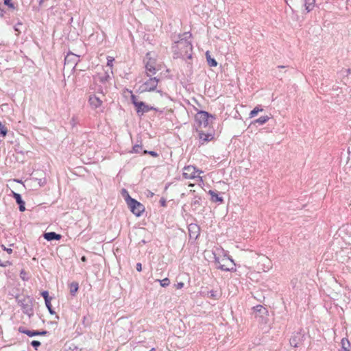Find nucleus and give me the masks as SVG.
I'll use <instances>...</instances> for the list:
<instances>
[{"label":"nucleus","mask_w":351,"mask_h":351,"mask_svg":"<svg viewBox=\"0 0 351 351\" xmlns=\"http://www.w3.org/2000/svg\"><path fill=\"white\" fill-rule=\"evenodd\" d=\"M11 265H12V263L9 261H6L2 262L0 260V266H1V267H5L10 266Z\"/></svg>","instance_id":"35"},{"label":"nucleus","mask_w":351,"mask_h":351,"mask_svg":"<svg viewBox=\"0 0 351 351\" xmlns=\"http://www.w3.org/2000/svg\"><path fill=\"white\" fill-rule=\"evenodd\" d=\"M31 345L36 350H37L38 348L40 346V342L38 341L34 340L31 342Z\"/></svg>","instance_id":"33"},{"label":"nucleus","mask_w":351,"mask_h":351,"mask_svg":"<svg viewBox=\"0 0 351 351\" xmlns=\"http://www.w3.org/2000/svg\"><path fill=\"white\" fill-rule=\"evenodd\" d=\"M36 180H38L39 185L41 186H44L47 183V180H46L45 178H40V179L36 178Z\"/></svg>","instance_id":"34"},{"label":"nucleus","mask_w":351,"mask_h":351,"mask_svg":"<svg viewBox=\"0 0 351 351\" xmlns=\"http://www.w3.org/2000/svg\"><path fill=\"white\" fill-rule=\"evenodd\" d=\"M196 131L198 133V137L202 144L207 143L213 138V135L212 134H206L198 128H197Z\"/></svg>","instance_id":"13"},{"label":"nucleus","mask_w":351,"mask_h":351,"mask_svg":"<svg viewBox=\"0 0 351 351\" xmlns=\"http://www.w3.org/2000/svg\"><path fill=\"white\" fill-rule=\"evenodd\" d=\"M160 202H161L162 206H165V199H161Z\"/></svg>","instance_id":"45"},{"label":"nucleus","mask_w":351,"mask_h":351,"mask_svg":"<svg viewBox=\"0 0 351 351\" xmlns=\"http://www.w3.org/2000/svg\"><path fill=\"white\" fill-rule=\"evenodd\" d=\"M206 60H207L208 64L210 66H216L217 65V61L214 58H212L210 57L208 51H207L206 53Z\"/></svg>","instance_id":"23"},{"label":"nucleus","mask_w":351,"mask_h":351,"mask_svg":"<svg viewBox=\"0 0 351 351\" xmlns=\"http://www.w3.org/2000/svg\"><path fill=\"white\" fill-rule=\"evenodd\" d=\"M43 0H40L39 3L41 4L43 3Z\"/></svg>","instance_id":"49"},{"label":"nucleus","mask_w":351,"mask_h":351,"mask_svg":"<svg viewBox=\"0 0 351 351\" xmlns=\"http://www.w3.org/2000/svg\"><path fill=\"white\" fill-rule=\"evenodd\" d=\"M12 196L15 199L16 203L19 205V210L21 212H23L25 210V202L22 199L21 196L20 194L15 193L14 191H12Z\"/></svg>","instance_id":"17"},{"label":"nucleus","mask_w":351,"mask_h":351,"mask_svg":"<svg viewBox=\"0 0 351 351\" xmlns=\"http://www.w3.org/2000/svg\"><path fill=\"white\" fill-rule=\"evenodd\" d=\"M144 154H149L154 157H156L158 156V154L154 151H149V152L144 151Z\"/></svg>","instance_id":"38"},{"label":"nucleus","mask_w":351,"mask_h":351,"mask_svg":"<svg viewBox=\"0 0 351 351\" xmlns=\"http://www.w3.org/2000/svg\"><path fill=\"white\" fill-rule=\"evenodd\" d=\"M195 119L198 129H202L209 127L215 117L206 111H199L195 114Z\"/></svg>","instance_id":"3"},{"label":"nucleus","mask_w":351,"mask_h":351,"mask_svg":"<svg viewBox=\"0 0 351 351\" xmlns=\"http://www.w3.org/2000/svg\"><path fill=\"white\" fill-rule=\"evenodd\" d=\"M210 293V296L211 297H215V294L214 291H211Z\"/></svg>","instance_id":"46"},{"label":"nucleus","mask_w":351,"mask_h":351,"mask_svg":"<svg viewBox=\"0 0 351 351\" xmlns=\"http://www.w3.org/2000/svg\"><path fill=\"white\" fill-rule=\"evenodd\" d=\"M125 202L130 208V211L136 216H141L145 211V206L139 202L132 198L130 196L125 197Z\"/></svg>","instance_id":"5"},{"label":"nucleus","mask_w":351,"mask_h":351,"mask_svg":"<svg viewBox=\"0 0 351 351\" xmlns=\"http://www.w3.org/2000/svg\"><path fill=\"white\" fill-rule=\"evenodd\" d=\"M4 4L10 8H14V4L12 3L11 0H4Z\"/></svg>","instance_id":"36"},{"label":"nucleus","mask_w":351,"mask_h":351,"mask_svg":"<svg viewBox=\"0 0 351 351\" xmlns=\"http://www.w3.org/2000/svg\"><path fill=\"white\" fill-rule=\"evenodd\" d=\"M107 60H108L107 66L109 67L108 71L110 70V73H112V65H113L112 63H113V61L114 60V59L112 57L108 56L107 58Z\"/></svg>","instance_id":"29"},{"label":"nucleus","mask_w":351,"mask_h":351,"mask_svg":"<svg viewBox=\"0 0 351 351\" xmlns=\"http://www.w3.org/2000/svg\"><path fill=\"white\" fill-rule=\"evenodd\" d=\"M285 66H278V68L280 69V68H285Z\"/></svg>","instance_id":"47"},{"label":"nucleus","mask_w":351,"mask_h":351,"mask_svg":"<svg viewBox=\"0 0 351 351\" xmlns=\"http://www.w3.org/2000/svg\"><path fill=\"white\" fill-rule=\"evenodd\" d=\"M3 10L0 8V16H3Z\"/></svg>","instance_id":"44"},{"label":"nucleus","mask_w":351,"mask_h":351,"mask_svg":"<svg viewBox=\"0 0 351 351\" xmlns=\"http://www.w3.org/2000/svg\"><path fill=\"white\" fill-rule=\"evenodd\" d=\"M110 76L108 70L105 71L104 69H103V71L101 72L97 73L94 76V80L95 82H99L104 84L107 83L110 80Z\"/></svg>","instance_id":"10"},{"label":"nucleus","mask_w":351,"mask_h":351,"mask_svg":"<svg viewBox=\"0 0 351 351\" xmlns=\"http://www.w3.org/2000/svg\"><path fill=\"white\" fill-rule=\"evenodd\" d=\"M79 289L78 283L73 282L70 284V293L71 295L75 296Z\"/></svg>","instance_id":"22"},{"label":"nucleus","mask_w":351,"mask_h":351,"mask_svg":"<svg viewBox=\"0 0 351 351\" xmlns=\"http://www.w3.org/2000/svg\"><path fill=\"white\" fill-rule=\"evenodd\" d=\"M18 304L21 307L25 314L30 316L33 313L32 304L29 298L23 297L22 298H16Z\"/></svg>","instance_id":"7"},{"label":"nucleus","mask_w":351,"mask_h":351,"mask_svg":"<svg viewBox=\"0 0 351 351\" xmlns=\"http://www.w3.org/2000/svg\"><path fill=\"white\" fill-rule=\"evenodd\" d=\"M19 332L25 334V335H28L29 337H34V336H37V335H46L48 333V331H47V330H42V331L29 330L25 329L23 327H19Z\"/></svg>","instance_id":"12"},{"label":"nucleus","mask_w":351,"mask_h":351,"mask_svg":"<svg viewBox=\"0 0 351 351\" xmlns=\"http://www.w3.org/2000/svg\"><path fill=\"white\" fill-rule=\"evenodd\" d=\"M199 201H200V198H199V197H198V198L195 197V198L193 199V202H192L191 205H192L193 206H195V207H196V206H197V205H198V206L199 205Z\"/></svg>","instance_id":"37"},{"label":"nucleus","mask_w":351,"mask_h":351,"mask_svg":"<svg viewBox=\"0 0 351 351\" xmlns=\"http://www.w3.org/2000/svg\"><path fill=\"white\" fill-rule=\"evenodd\" d=\"M202 171L197 170L194 166H187L184 168L182 176L186 179H192L199 176Z\"/></svg>","instance_id":"9"},{"label":"nucleus","mask_w":351,"mask_h":351,"mask_svg":"<svg viewBox=\"0 0 351 351\" xmlns=\"http://www.w3.org/2000/svg\"><path fill=\"white\" fill-rule=\"evenodd\" d=\"M175 287L177 289H180L184 287V283L180 282L175 285Z\"/></svg>","instance_id":"39"},{"label":"nucleus","mask_w":351,"mask_h":351,"mask_svg":"<svg viewBox=\"0 0 351 351\" xmlns=\"http://www.w3.org/2000/svg\"><path fill=\"white\" fill-rule=\"evenodd\" d=\"M341 349L340 351H350V343L348 339L343 338L341 341Z\"/></svg>","instance_id":"21"},{"label":"nucleus","mask_w":351,"mask_h":351,"mask_svg":"<svg viewBox=\"0 0 351 351\" xmlns=\"http://www.w3.org/2000/svg\"><path fill=\"white\" fill-rule=\"evenodd\" d=\"M215 262L217 264V268L222 271L234 270L235 264L233 261L229 258L223 257L221 260L215 257Z\"/></svg>","instance_id":"6"},{"label":"nucleus","mask_w":351,"mask_h":351,"mask_svg":"<svg viewBox=\"0 0 351 351\" xmlns=\"http://www.w3.org/2000/svg\"><path fill=\"white\" fill-rule=\"evenodd\" d=\"M269 119V117L268 116H263L261 117L260 118L256 119L254 121L255 123H258L259 125H263Z\"/></svg>","instance_id":"25"},{"label":"nucleus","mask_w":351,"mask_h":351,"mask_svg":"<svg viewBox=\"0 0 351 351\" xmlns=\"http://www.w3.org/2000/svg\"><path fill=\"white\" fill-rule=\"evenodd\" d=\"M208 193L211 196L212 202H219V203H222L223 202V197L219 196V195L216 192H215V191H213L212 190H210L208 191Z\"/></svg>","instance_id":"20"},{"label":"nucleus","mask_w":351,"mask_h":351,"mask_svg":"<svg viewBox=\"0 0 351 351\" xmlns=\"http://www.w3.org/2000/svg\"><path fill=\"white\" fill-rule=\"evenodd\" d=\"M2 248L3 249V250L6 251L8 254H11L12 252V249H11V248H8V247H5L4 245H2Z\"/></svg>","instance_id":"42"},{"label":"nucleus","mask_w":351,"mask_h":351,"mask_svg":"<svg viewBox=\"0 0 351 351\" xmlns=\"http://www.w3.org/2000/svg\"><path fill=\"white\" fill-rule=\"evenodd\" d=\"M131 101H132V103L135 106L136 110V113L138 114V116H142L145 113H146L150 110L158 111V110L156 108H154L153 106H149L147 105L143 101H138L136 97L134 95H131Z\"/></svg>","instance_id":"4"},{"label":"nucleus","mask_w":351,"mask_h":351,"mask_svg":"<svg viewBox=\"0 0 351 351\" xmlns=\"http://www.w3.org/2000/svg\"><path fill=\"white\" fill-rule=\"evenodd\" d=\"M8 133L7 128L0 121V136L5 137Z\"/></svg>","instance_id":"27"},{"label":"nucleus","mask_w":351,"mask_h":351,"mask_svg":"<svg viewBox=\"0 0 351 351\" xmlns=\"http://www.w3.org/2000/svg\"><path fill=\"white\" fill-rule=\"evenodd\" d=\"M315 5V0H305L304 5L306 7V10L308 12H310L313 10Z\"/></svg>","instance_id":"24"},{"label":"nucleus","mask_w":351,"mask_h":351,"mask_svg":"<svg viewBox=\"0 0 351 351\" xmlns=\"http://www.w3.org/2000/svg\"><path fill=\"white\" fill-rule=\"evenodd\" d=\"M145 69L147 71V75L148 77L152 76V75L156 73V68L154 66V61H152L150 59L148 62L145 64Z\"/></svg>","instance_id":"16"},{"label":"nucleus","mask_w":351,"mask_h":351,"mask_svg":"<svg viewBox=\"0 0 351 351\" xmlns=\"http://www.w3.org/2000/svg\"><path fill=\"white\" fill-rule=\"evenodd\" d=\"M149 56V53H147L146 57L148 58Z\"/></svg>","instance_id":"50"},{"label":"nucleus","mask_w":351,"mask_h":351,"mask_svg":"<svg viewBox=\"0 0 351 351\" xmlns=\"http://www.w3.org/2000/svg\"><path fill=\"white\" fill-rule=\"evenodd\" d=\"M43 237L47 241L60 240L61 239V235L54 232H46Z\"/></svg>","instance_id":"19"},{"label":"nucleus","mask_w":351,"mask_h":351,"mask_svg":"<svg viewBox=\"0 0 351 351\" xmlns=\"http://www.w3.org/2000/svg\"><path fill=\"white\" fill-rule=\"evenodd\" d=\"M304 335L300 332H296L290 339V344L294 348L300 346L304 341Z\"/></svg>","instance_id":"11"},{"label":"nucleus","mask_w":351,"mask_h":351,"mask_svg":"<svg viewBox=\"0 0 351 351\" xmlns=\"http://www.w3.org/2000/svg\"><path fill=\"white\" fill-rule=\"evenodd\" d=\"M136 270L138 271H142V265H141V263H136Z\"/></svg>","instance_id":"41"},{"label":"nucleus","mask_w":351,"mask_h":351,"mask_svg":"<svg viewBox=\"0 0 351 351\" xmlns=\"http://www.w3.org/2000/svg\"><path fill=\"white\" fill-rule=\"evenodd\" d=\"M246 263L258 272L267 271L271 268V260L263 254L250 252L246 256Z\"/></svg>","instance_id":"2"},{"label":"nucleus","mask_w":351,"mask_h":351,"mask_svg":"<svg viewBox=\"0 0 351 351\" xmlns=\"http://www.w3.org/2000/svg\"><path fill=\"white\" fill-rule=\"evenodd\" d=\"M191 34L189 32H185L182 35V38L176 41L172 45V51L174 58L191 59L192 58L193 46L191 38Z\"/></svg>","instance_id":"1"},{"label":"nucleus","mask_w":351,"mask_h":351,"mask_svg":"<svg viewBox=\"0 0 351 351\" xmlns=\"http://www.w3.org/2000/svg\"><path fill=\"white\" fill-rule=\"evenodd\" d=\"M88 101H89L90 105L93 108H97L100 107L102 104L101 99L96 95L90 96Z\"/></svg>","instance_id":"15"},{"label":"nucleus","mask_w":351,"mask_h":351,"mask_svg":"<svg viewBox=\"0 0 351 351\" xmlns=\"http://www.w3.org/2000/svg\"><path fill=\"white\" fill-rule=\"evenodd\" d=\"M45 304H46V306L48 308L49 312L50 313V314H51V315L55 314V311L52 309V306H51V300H49V302H45Z\"/></svg>","instance_id":"31"},{"label":"nucleus","mask_w":351,"mask_h":351,"mask_svg":"<svg viewBox=\"0 0 351 351\" xmlns=\"http://www.w3.org/2000/svg\"><path fill=\"white\" fill-rule=\"evenodd\" d=\"M154 195V193L150 191H147V197H153Z\"/></svg>","instance_id":"43"},{"label":"nucleus","mask_w":351,"mask_h":351,"mask_svg":"<svg viewBox=\"0 0 351 351\" xmlns=\"http://www.w3.org/2000/svg\"><path fill=\"white\" fill-rule=\"evenodd\" d=\"M159 80L156 77H149L142 85L140 86L141 92L152 91L156 89L158 84Z\"/></svg>","instance_id":"8"},{"label":"nucleus","mask_w":351,"mask_h":351,"mask_svg":"<svg viewBox=\"0 0 351 351\" xmlns=\"http://www.w3.org/2000/svg\"><path fill=\"white\" fill-rule=\"evenodd\" d=\"M121 194L123 195V196H124V197H125V198L126 197L130 196V195H129L128 192V191H127V190H126V189H122Z\"/></svg>","instance_id":"40"},{"label":"nucleus","mask_w":351,"mask_h":351,"mask_svg":"<svg viewBox=\"0 0 351 351\" xmlns=\"http://www.w3.org/2000/svg\"><path fill=\"white\" fill-rule=\"evenodd\" d=\"M142 150V146L140 145H135L133 147V152L134 153H140Z\"/></svg>","instance_id":"32"},{"label":"nucleus","mask_w":351,"mask_h":351,"mask_svg":"<svg viewBox=\"0 0 351 351\" xmlns=\"http://www.w3.org/2000/svg\"><path fill=\"white\" fill-rule=\"evenodd\" d=\"M41 295L44 298L45 302H49L51 300V298L49 297V293L47 291H43Z\"/></svg>","instance_id":"30"},{"label":"nucleus","mask_w":351,"mask_h":351,"mask_svg":"<svg viewBox=\"0 0 351 351\" xmlns=\"http://www.w3.org/2000/svg\"><path fill=\"white\" fill-rule=\"evenodd\" d=\"M254 314L255 317H262L263 315H265L267 313V310L265 307H263L262 305H257L253 308Z\"/></svg>","instance_id":"18"},{"label":"nucleus","mask_w":351,"mask_h":351,"mask_svg":"<svg viewBox=\"0 0 351 351\" xmlns=\"http://www.w3.org/2000/svg\"><path fill=\"white\" fill-rule=\"evenodd\" d=\"M157 281H158L160 282V285L162 287H166L169 286L170 284V280L168 278H165L162 280H157Z\"/></svg>","instance_id":"28"},{"label":"nucleus","mask_w":351,"mask_h":351,"mask_svg":"<svg viewBox=\"0 0 351 351\" xmlns=\"http://www.w3.org/2000/svg\"><path fill=\"white\" fill-rule=\"evenodd\" d=\"M263 110V108H259L258 106L255 107L250 113V117L252 118L257 115L259 112H262Z\"/></svg>","instance_id":"26"},{"label":"nucleus","mask_w":351,"mask_h":351,"mask_svg":"<svg viewBox=\"0 0 351 351\" xmlns=\"http://www.w3.org/2000/svg\"><path fill=\"white\" fill-rule=\"evenodd\" d=\"M79 56H77L73 53H69L65 58H64V62L66 64H76L77 62L79 61Z\"/></svg>","instance_id":"14"},{"label":"nucleus","mask_w":351,"mask_h":351,"mask_svg":"<svg viewBox=\"0 0 351 351\" xmlns=\"http://www.w3.org/2000/svg\"><path fill=\"white\" fill-rule=\"evenodd\" d=\"M82 260L83 261H85V260H86L85 256H83V257L82 258Z\"/></svg>","instance_id":"48"}]
</instances>
